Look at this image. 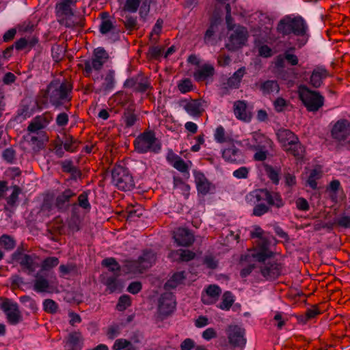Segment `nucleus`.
<instances>
[{
    "instance_id": "nucleus-1",
    "label": "nucleus",
    "mask_w": 350,
    "mask_h": 350,
    "mask_svg": "<svg viewBox=\"0 0 350 350\" xmlns=\"http://www.w3.org/2000/svg\"><path fill=\"white\" fill-rule=\"evenodd\" d=\"M245 200L250 205L256 204L253 211L256 216H261L268 211L269 208L265 203L278 208L283 206L282 200L278 193H271L266 189H258L249 193Z\"/></svg>"
},
{
    "instance_id": "nucleus-2",
    "label": "nucleus",
    "mask_w": 350,
    "mask_h": 350,
    "mask_svg": "<svg viewBox=\"0 0 350 350\" xmlns=\"http://www.w3.org/2000/svg\"><path fill=\"white\" fill-rule=\"evenodd\" d=\"M277 30L283 35H288L291 33L296 36L304 37L302 39L301 45L306 44L308 40V25L301 16L291 18L286 16L279 22Z\"/></svg>"
},
{
    "instance_id": "nucleus-3",
    "label": "nucleus",
    "mask_w": 350,
    "mask_h": 350,
    "mask_svg": "<svg viewBox=\"0 0 350 350\" xmlns=\"http://www.w3.org/2000/svg\"><path fill=\"white\" fill-rule=\"evenodd\" d=\"M277 137L286 152L293 154L297 159L303 157L304 148L293 132L288 129H281L277 132Z\"/></svg>"
},
{
    "instance_id": "nucleus-4",
    "label": "nucleus",
    "mask_w": 350,
    "mask_h": 350,
    "mask_svg": "<svg viewBox=\"0 0 350 350\" xmlns=\"http://www.w3.org/2000/svg\"><path fill=\"white\" fill-rule=\"evenodd\" d=\"M71 90L72 86L68 82L55 80L48 87L47 96L53 105L58 106L62 101L70 99Z\"/></svg>"
},
{
    "instance_id": "nucleus-5",
    "label": "nucleus",
    "mask_w": 350,
    "mask_h": 350,
    "mask_svg": "<svg viewBox=\"0 0 350 350\" xmlns=\"http://www.w3.org/2000/svg\"><path fill=\"white\" fill-rule=\"evenodd\" d=\"M271 252L265 247H263L261 250H252L248 251L241 259L243 265L248 264V266L246 268L241 270V276L245 277L249 275L256 262L265 261L267 258L271 256Z\"/></svg>"
},
{
    "instance_id": "nucleus-6",
    "label": "nucleus",
    "mask_w": 350,
    "mask_h": 350,
    "mask_svg": "<svg viewBox=\"0 0 350 350\" xmlns=\"http://www.w3.org/2000/svg\"><path fill=\"white\" fill-rule=\"evenodd\" d=\"M299 98L310 111H317L323 104V97L318 92L310 90L304 85L298 89Z\"/></svg>"
},
{
    "instance_id": "nucleus-7",
    "label": "nucleus",
    "mask_w": 350,
    "mask_h": 350,
    "mask_svg": "<svg viewBox=\"0 0 350 350\" xmlns=\"http://www.w3.org/2000/svg\"><path fill=\"white\" fill-rule=\"evenodd\" d=\"M111 176L113 184L120 190H131L134 187L133 177L122 166H116L112 171Z\"/></svg>"
},
{
    "instance_id": "nucleus-8",
    "label": "nucleus",
    "mask_w": 350,
    "mask_h": 350,
    "mask_svg": "<svg viewBox=\"0 0 350 350\" xmlns=\"http://www.w3.org/2000/svg\"><path fill=\"white\" fill-rule=\"evenodd\" d=\"M135 147L136 150L141 153L148 151L158 152L161 145L152 133L147 132L135 139Z\"/></svg>"
},
{
    "instance_id": "nucleus-9",
    "label": "nucleus",
    "mask_w": 350,
    "mask_h": 350,
    "mask_svg": "<svg viewBox=\"0 0 350 350\" xmlns=\"http://www.w3.org/2000/svg\"><path fill=\"white\" fill-rule=\"evenodd\" d=\"M271 139L260 132H254L249 137L240 142L241 146L251 150L267 148L271 147Z\"/></svg>"
},
{
    "instance_id": "nucleus-10",
    "label": "nucleus",
    "mask_w": 350,
    "mask_h": 350,
    "mask_svg": "<svg viewBox=\"0 0 350 350\" xmlns=\"http://www.w3.org/2000/svg\"><path fill=\"white\" fill-rule=\"evenodd\" d=\"M248 38V31L243 26H238L228 37L226 48L230 51H235L245 45Z\"/></svg>"
},
{
    "instance_id": "nucleus-11",
    "label": "nucleus",
    "mask_w": 350,
    "mask_h": 350,
    "mask_svg": "<svg viewBox=\"0 0 350 350\" xmlns=\"http://www.w3.org/2000/svg\"><path fill=\"white\" fill-rule=\"evenodd\" d=\"M229 343L234 347H243L246 343L245 330L238 325H230L227 329Z\"/></svg>"
},
{
    "instance_id": "nucleus-12",
    "label": "nucleus",
    "mask_w": 350,
    "mask_h": 350,
    "mask_svg": "<svg viewBox=\"0 0 350 350\" xmlns=\"http://www.w3.org/2000/svg\"><path fill=\"white\" fill-rule=\"evenodd\" d=\"M1 308L5 313L8 321L11 324L16 325L22 320V316L16 303L10 300H5L2 303Z\"/></svg>"
},
{
    "instance_id": "nucleus-13",
    "label": "nucleus",
    "mask_w": 350,
    "mask_h": 350,
    "mask_svg": "<svg viewBox=\"0 0 350 350\" xmlns=\"http://www.w3.org/2000/svg\"><path fill=\"white\" fill-rule=\"evenodd\" d=\"M332 135L339 142L347 140L350 137V123L345 120L338 121L332 128Z\"/></svg>"
},
{
    "instance_id": "nucleus-14",
    "label": "nucleus",
    "mask_w": 350,
    "mask_h": 350,
    "mask_svg": "<svg viewBox=\"0 0 350 350\" xmlns=\"http://www.w3.org/2000/svg\"><path fill=\"white\" fill-rule=\"evenodd\" d=\"M13 259L19 262V264L29 273L33 272L39 266V262L36 257H33L27 254L21 253H14Z\"/></svg>"
},
{
    "instance_id": "nucleus-15",
    "label": "nucleus",
    "mask_w": 350,
    "mask_h": 350,
    "mask_svg": "<svg viewBox=\"0 0 350 350\" xmlns=\"http://www.w3.org/2000/svg\"><path fill=\"white\" fill-rule=\"evenodd\" d=\"M175 308V300L170 293H166L161 295L159 300V312L161 315L171 314Z\"/></svg>"
},
{
    "instance_id": "nucleus-16",
    "label": "nucleus",
    "mask_w": 350,
    "mask_h": 350,
    "mask_svg": "<svg viewBox=\"0 0 350 350\" xmlns=\"http://www.w3.org/2000/svg\"><path fill=\"white\" fill-rule=\"evenodd\" d=\"M156 257L154 252L149 251L144 252L139 257L138 262L135 263V267L131 269L130 271L133 273H140L143 270L150 267L155 262Z\"/></svg>"
},
{
    "instance_id": "nucleus-17",
    "label": "nucleus",
    "mask_w": 350,
    "mask_h": 350,
    "mask_svg": "<svg viewBox=\"0 0 350 350\" xmlns=\"http://www.w3.org/2000/svg\"><path fill=\"white\" fill-rule=\"evenodd\" d=\"M175 242L178 245L187 246L194 241L193 234L187 228H178L174 232Z\"/></svg>"
},
{
    "instance_id": "nucleus-18",
    "label": "nucleus",
    "mask_w": 350,
    "mask_h": 350,
    "mask_svg": "<svg viewBox=\"0 0 350 350\" xmlns=\"http://www.w3.org/2000/svg\"><path fill=\"white\" fill-rule=\"evenodd\" d=\"M53 282L44 276L37 274L33 281V290L37 293H52L54 291Z\"/></svg>"
},
{
    "instance_id": "nucleus-19",
    "label": "nucleus",
    "mask_w": 350,
    "mask_h": 350,
    "mask_svg": "<svg viewBox=\"0 0 350 350\" xmlns=\"http://www.w3.org/2000/svg\"><path fill=\"white\" fill-rule=\"evenodd\" d=\"M276 61V66H282L285 62L291 66H297L299 62L298 57L295 54L294 47L285 50L282 54L277 57Z\"/></svg>"
},
{
    "instance_id": "nucleus-20",
    "label": "nucleus",
    "mask_w": 350,
    "mask_h": 350,
    "mask_svg": "<svg viewBox=\"0 0 350 350\" xmlns=\"http://www.w3.org/2000/svg\"><path fill=\"white\" fill-rule=\"evenodd\" d=\"M77 0H61L56 4V12L58 16L72 17L74 13L71 6L75 5Z\"/></svg>"
},
{
    "instance_id": "nucleus-21",
    "label": "nucleus",
    "mask_w": 350,
    "mask_h": 350,
    "mask_svg": "<svg viewBox=\"0 0 350 350\" xmlns=\"http://www.w3.org/2000/svg\"><path fill=\"white\" fill-rule=\"evenodd\" d=\"M221 154L223 159L229 163L239 162L242 157L240 150L234 144L223 149Z\"/></svg>"
},
{
    "instance_id": "nucleus-22",
    "label": "nucleus",
    "mask_w": 350,
    "mask_h": 350,
    "mask_svg": "<svg viewBox=\"0 0 350 350\" xmlns=\"http://www.w3.org/2000/svg\"><path fill=\"white\" fill-rule=\"evenodd\" d=\"M234 113L239 120L247 122L250 120V115L247 111L246 103L238 100L234 103Z\"/></svg>"
},
{
    "instance_id": "nucleus-23",
    "label": "nucleus",
    "mask_w": 350,
    "mask_h": 350,
    "mask_svg": "<svg viewBox=\"0 0 350 350\" xmlns=\"http://www.w3.org/2000/svg\"><path fill=\"white\" fill-rule=\"evenodd\" d=\"M82 336L79 332H74L69 334L66 344L68 350H80L82 347Z\"/></svg>"
},
{
    "instance_id": "nucleus-24",
    "label": "nucleus",
    "mask_w": 350,
    "mask_h": 350,
    "mask_svg": "<svg viewBox=\"0 0 350 350\" xmlns=\"http://www.w3.org/2000/svg\"><path fill=\"white\" fill-rule=\"evenodd\" d=\"M109 55L107 51L101 47L96 49L94 51L92 66H103L109 63Z\"/></svg>"
},
{
    "instance_id": "nucleus-25",
    "label": "nucleus",
    "mask_w": 350,
    "mask_h": 350,
    "mask_svg": "<svg viewBox=\"0 0 350 350\" xmlns=\"http://www.w3.org/2000/svg\"><path fill=\"white\" fill-rule=\"evenodd\" d=\"M220 293V289L217 286L211 285L206 291V293L202 295V301L204 304H211L213 303Z\"/></svg>"
},
{
    "instance_id": "nucleus-26",
    "label": "nucleus",
    "mask_w": 350,
    "mask_h": 350,
    "mask_svg": "<svg viewBox=\"0 0 350 350\" xmlns=\"http://www.w3.org/2000/svg\"><path fill=\"white\" fill-rule=\"evenodd\" d=\"M185 279V275L183 271L174 273L165 283V288L167 290L175 288L182 284Z\"/></svg>"
},
{
    "instance_id": "nucleus-27",
    "label": "nucleus",
    "mask_w": 350,
    "mask_h": 350,
    "mask_svg": "<svg viewBox=\"0 0 350 350\" xmlns=\"http://www.w3.org/2000/svg\"><path fill=\"white\" fill-rule=\"evenodd\" d=\"M184 109L189 116L193 117L199 116L204 111L202 103L198 100L187 103L184 106Z\"/></svg>"
},
{
    "instance_id": "nucleus-28",
    "label": "nucleus",
    "mask_w": 350,
    "mask_h": 350,
    "mask_svg": "<svg viewBox=\"0 0 350 350\" xmlns=\"http://www.w3.org/2000/svg\"><path fill=\"white\" fill-rule=\"evenodd\" d=\"M195 256L194 253L186 250H178L169 254V257L173 260L189 261Z\"/></svg>"
},
{
    "instance_id": "nucleus-29",
    "label": "nucleus",
    "mask_w": 350,
    "mask_h": 350,
    "mask_svg": "<svg viewBox=\"0 0 350 350\" xmlns=\"http://www.w3.org/2000/svg\"><path fill=\"white\" fill-rule=\"evenodd\" d=\"M260 90L264 95H272L279 92L280 87L277 81L270 80L261 84Z\"/></svg>"
},
{
    "instance_id": "nucleus-30",
    "label": "nucleus",
    "mask_w": 350,
    "mask_h": 350,
    "mask_svg": "<svg viewBox=\"0 0 350 350\" xmlns=\"http://www.w3.org/2000/svg\"><path fill=\"white\" fill-rule=\"evenodd\" d=\"M329 197L334 202H338L342 199V192L340 190V183L338 180H333L330 183L327 189Z\"/></svg>"
},
{
    "instance_id": "nucleus-31",
    "label": "nucleus",
    "mask_w": 350,
    "mask_h": 350,
    "mask_svg": "<svg viewBox=\"0 0 350 350\" xmlns=\"http://www.w3.org/2000/svg\"><path fill=\"white\" fill-rule=\"evenodd\" d=\"M245 74L244 67H241L228 79V86L230 88H238Z\"/></svg>"
},
{
    "instance_id": "nucleus-32",
    "label": "nucleus",
    "mask_w": 350,
    "mask_h": 350,
    "mask_svg": "<svg viewBox=\"0 0 350 350\" xmlns=\"http://www.w3.org/2000/svg\"><path fill=\"white\" fill-rule=\"evenodd\" d=\"M327 76L326 70L322 67H318L312 72L310 76V83L314 87H319L322 80Z\"/></svg>"
},
{
    "instance_id": "nucleus-33",
    "label": "nucleus",
    "mask_w": 350,
    "mask_h": 350,
    "mask_svg": "<svg viewBox=\"0 0 350 350\" xmlns=\"http://www.w3.org/2000/svg\"><path fill=\"white\" fill-rule=\"evenodd\" d=\"M213 74V67H198L194 72V77L197 81H203L208 79Z\"/></svg>"
},
{
    "instance_id": "nucleus-34",
    "label": "nucleus",
    "mask_w": 350,
    "mask_h": 350,
    "mask_svg": "<svg viewBox=\"0 0 350 350\" xmlns=\"http://www.w3.org/2000/svg\"><path fill=\"white\" fill-rule=\"evenodd\" d=\"M167 159L172 165L181 172L188 170V165L178 156L174 154L168 155Z\"/></svg>"
},
{
    "instance_id": "nucleus-35",
    "label": "nucleus",
    "mask_w": 350,
    "mask_h": 350,
    "mask_svg": "<svg viewBox=\"0 0 350 350\" xmlns=\"http://www.w3.org/2000/svg\"><path fill=\"white\" fill-rule=\"evenodd\" d=\"M47 124V122L42 117H37L32 120L28 126V131L30 133H37L44 129Z\"/></svg>"
},
{
    "instance_id": "nucleus-36",
    "label": "nucleus",
    "mask_w": 350,
    "mask_h": 350,
    "mask_svg": "<svg viewBox=\"0 0 350 350\" xmlns=\"http://www.w3.org/2000/svg\"><path fill=\"white\" fill-rule=\"evenodd\" d=\"M308 173V177L307 179V184L312 189L317 188V180L320 178L321 176V170L320 169H314L310 170Z\"/></svg>"
},
{
    "instance_id": "nucleus-37",
    "label": "nucleus",
    "mask_w": 350,
    "mask_h": 350,
    "mask_svg": "<svg viewBox=\"0 0 350 350\" xmlns=\"http://www.w3.org/2000/svg\"><path fill=\"white\" fill-rule=\"evenodd\" d=\"M114 85V73L112 71H109L105 77L102 88L105 92H109L113 89Z\"/></svg>"
},
{
    "instance_id": "nucleus-38",
    "label": "nucleus",
    "mask_w": 350,
    "mask_h": 350,
    "mask_svg": "<svg viewBox=\"0 0 350 350\" xmlns=\"http://www.w3.org/2000/svg\"><path fill=\"white\" fill-rule=\"evenodd\" d=\"M107 286L111 293L120 292L124 288L123 282L116 278L109 279L107 282Z\"/></svg>"
},
{
    "instance_id": "nucleus-39",
    "label": "nucleus",
    "mask_w": 350,
    "mask_h": 350,
    "mask_svg": "<svg viewBox=\"0 0 350 350\" xmlns=\"http://www.w3.org/2000/svg\"><path fill=\"white\" fill-rule=\"evenodd\" d=\"M124 86L126 88H134L139 90H145L147 88L148 85L146 83L139 82L138 79L131 78L124 82Z\"/></svg>"
},
{
    "instance_id": "nucleus-40",
    "label": "nucleus",
    "mask_w": 350,
    "mask_h": 350,
    "mask_svg": "<svg viewBox=\"0 0 350 350\" xmlns=\"http://www.w3.org/2000/svg\"><path fill=\"white\" fill-rule=\"evenodd\" d=\"M52 57L55 63H59L64 57V47L61 45L55 44L51 48Z\"/></svg>"
},
{
    "instance_id": "nucleus-41",
    "label": "nucleus",
    "mask_w": 350,
    "mask_h": 350,
    "mask_svg": "<svg viewBox=\"0 0 350 350\" xmlns=\"http://www.w3.org/2000/svg\"><path fill=\"white\" fill-rule=\"evenodd\" d=\"M234 302L232 295L230 292H226L222 297V301L219 305V308L224 310H228L231 307Z\"/></svg>"
},
{
    "instance_id": "nucleus-42",
    "label": "nucleus",
    "mask_w": 350,
    "mask_h": 350,
    "mask_svg": "<svg viewBox=\"0 0 350 350\" xmlns=\"http://www.w3.org/2000/svg\"><path fill=\"white\" fill-rule=\"evenodd\" d=\"M163 50L164 48L163 46H152L149 49L148 55L150 58L158 59L163 57Z\"/></svg>"
},
{
    "instance_id": "nucleus-43",
    "label": "nucleus",
    "mask_w": 350,
    "mask_h": 350,
    "mask_svg": "<svg viewBox=\"0 0 350 350\" xmlns=\"http://www.w3.org/2000/svg\"><path fill=\"white\" fill-rule=\"evenodd\" d=\"M122 22L126 28V29L132 31L137 28V22L136 18L130 16L126 15L124 18L122 19Z\"/></svg>"
},
{
    "instance_id": "nucleus-44",
    "label": "nucleus",
    "mask_w": 350,
    "mask_h": 350,
    "mask_svg": "<svg viewBox=\"0 0 350 350\" xmlns=\"http://www.w3.org/2000/svg\"><path fill=\"white\" fill-rule=\"evenodd\" d=\"M251 234L253 237H258V238L260 239V241L258 243V244L259 245L262 244V246L258 250H261L263 247H265L267 250H268L267 247V242H264L262 240L264 239V231L262 230V229L261 228H260L258 226H255L253 231L252 232Z\"/></svg>"
},
{
    "instance_id": "nucleus-45",
    "label": "nucleus",
    "mask_w": 350,
    "mask_h": 350,
    "mask_svg": "<svg viewBox=\"0 0 350 350\" xmlns=\"http://www.w3.org/2000/svg\"><path fill=\"white\" fill-rule=\"evenodd\" d=\"M115 29L113 23L109 20H103L100 25V31L102 34H106Z\"/></svg>"
},
{
    "instance_id": "nucleus-46",
    "label": "nucleus",
    "mask_w": 350,
    "mask_h": 350,
    "mask_svg": "<svg viewBox=\"0 0 350 350\" xmlns=\"http://www.w3.org/2000/svg\"><path fill=\"white\" fill-rule=\"evenodd\" d=\"M74 195L70 190L65 191L62 195L57 198V204L61 208L64 204L68 201L69 198Z\"/></svg>"
},
{
    "instance_id": "nucleus-47",
    "label": "nucleus",
    "mask_w": 350,
    "mask_h": 350,
    "mask_svg": "<svg viewBox=\"0 0 350 350\" xmlns=\"http://www.w3.org/2000/svg\"><path fill=\"white\" fill-rule=\"evenodd\" d=\"M0 246L4 247L7 250H10L14 248V241L11 237L3 235L0 238Z\"/></svg>"
},
{
    "instance_id": "nucleus-48",
    "label": "nucleus",
    "mask_w": 350,
    "mask_h": 350,
    "mask_svg": "<svg viewBox=\"0 0 350 350\" xmlns=\"http://www.w3.org/2000/svg\"><path fill=\"white\" fill-rule=\"evenodd\" d=\"M131 304L130 297L128 295H122L120 297L118 304L116 306L117 309L119 311L124 310Z\"/></svg>"
},
{
    "instance_id": "nucleus-49",
    "label": "nucleus",
    "mask_w": 350,
    "mask_h": 350,
    "mask_svg": "<svg viewBox=\"0 0 350 350\" xmlns=\"http://www.w3.org/2000/svg\"><path fill=\"white\" fill-rule=\"evenodd\" d=\"M113 348L114 350H121L124 349L130 350L131 344L125 339H118L115 341Z\"/></svg>"
},
{
    "instance_id": "nucleus-50",
    "label": "nucleus",
    "mask_w": 350,
    "mask_h": 350,
    "mask_svg": "<svg viewBox=\"0 0 350 350\" xmlns=\"http://www.w3.org/2000/svg\"><path fill=\"white\" fill-rule=\"evenodd\" d=\"M102 264L104 266L107 267L111 271H115L119 269L118 264L112 258H106L103 260Z\"/></svg>"
},
{
    "instance_id": "nucleus-51",
    "label": "nucleus",
    "mask_w": 350,
    "mask_h": 350,
    "mask_svg": "<svg viewBox=\"0 0 350 350\" xmlns=\"http://www.w3.org/2000/svg\"><path fill=\"white\" fill-rule=\"evenodd\" d=\"M20 301L27 308L31 310H36L37 306L36 302L29 296H22L20 297Z\"/></svg>"
},
{
    "instance_id": "nucleus-52",
    "label": "nucleus",
    "mask_w": 350,
    "mask_h": 350,
    "mask_svg": "<svg viewBox=\"0 0 350 350\" xmlns=\"http://www.w3.org/2000/svg\"><path fill=\"white\" fill-rule=\"evenodd\" d=\"M217 336V331L213 327H208L202 333V337L205 340H210L211 339L215 338Z\"/></svg>"
},
{
    "instance_id": "nucleus-53",
    "label": "nucleus",
    "mask_w": 350,
    "mask_h": 350,
    "mask_svg": "<svg viewBox=\"0 0 350 350\" xmlns=\"http://www.w3.org/2000/svg\"><path fill=\"white\" fill-rule=\"evenodd\" d=\"M43 308L48 312H55L57 310V306L53 300L48 299L43 302Z\"/></svg>"
},
{
    "instance_id": "nucleus-54",
    "label": "nucleus",
    "mask_w": 350,
    "mask_h": 350,
    "mask_svg": "<svg viewBox=\"0 0 350 350\" xmlns=\"http://www.w3.org/2000/svg\"><path fill=\"white\" fill-rule=\"evenodd\" d=\"M178 87L182 93H186L191 90L192 83L189 79H184L178 83Z\"/></svg>"
},
{
    "instance_id": "nucleus-55",
    "label": "nucleus",
    "mask_w": 350,
    "mask_h": 350,
    "mask_svg": "<svg viewBox=\"0 0 350 350\" xmlns=\"http://www.w3.org/2000/svg\"><path fill=\"white\" fill-rule=\"evenodd\" d=\"M140 0H126L125 8L131 12H135L139 5Z\"/></svg>"
},
{
    "instance_id": "nucleus-56",
    "label": "nucleus",
    "mask_w": 350,
    "mask_h": 350,
    "mask_svg": "<svg viewBox=\"0 0 350 350\" xmlns=\"http://www.w3.org/2000/svg\"><path fill=\"white\" fill-rule=\"evenodd\" d=\"M154 2V0H145L139 10L141 17L145 18L150 11V6L152 3Z\"/></svg>"
},
{
    "instance_id": "nucleus-57",
    "label": "nucleus",
    "mask_w": 350,
    "mask_h": 350,
    "mask_svg": "<svg viewBox=\"0 0 350 350\" xmlns=\"http://www.w3.org/2000/svg\"><path fill=\"white\" fill-rule=\"evenodd\" d=\"M163 23V21L161 18H159L157 21V22L152 29V31L150 33V36L151 40H156V38H153L154 35H157V36L159 35V33L161 31V29H162Z\"/></svg>"
},
{
    "instance_id": "nucleus-58",
    "label": "nucleus",
    "mask_w": 350,
    "mask_h": 350,
    "mask_svg": "<svg viewBox=\"0 0 350 350\" xmlns=\"http://www.w3.org/2000/svg\"><path fill=\"white\" fill-rule=\"evenodd\" d=\"M273 105L275 109L278 112H281L284 111L286 107L287 106V102L282 98H278L274 101Z\"/></svg>"
},
{
    "instance_id": "nucleus-59",
    "label": "nucleus",
    "mask_w": 350,
    "mask_h": 350,
    "mask_svg": "<svg viewBox=\"0 0 350 350\" xmlns=\"http://www.w3.org/2000/svg\"><path fill=\"white\" fill-rule=\"evenodd\" d=\"M20 192L19 188L14 186L10 196L8 199V203L10 205H14L18 200Z\"/></svg>"
},
{
    "instance_id": "nucleus-60",
    "label": "nucleus",
    "mask_w": 350,
    "mask_h": 350,
    "mask_svg": "<svg viewBox=\"0 0 350 350\" xmlns=\"http://www.w3.org/2000/svg\"><path fill=\"white\" fill-rule=\"evenodd\" d=\"M215 139L219 143L225 141V131L223 127L219 126L216 129L215 132Z\"/></svg>"
},
{
    "instance_id": "nucleus-61",
    "label": "nucleus",
    "mask_w": 350,
    "mask_h": 350,
    "mask_svg": "<svg viewBox=\"0 0 350 350\" xmlns=\"http://www.w3.org/2000/svg\"><path fill=\"white\" fill-rule=\"evenodd\" d=\"M181 350H191L195 347V342L191 338L185 339L180 344Z\"/></svg>"
},
{
    "instance_id": "nucleus-62",
    "label": "nucleus",
    "mask_w": 350,
    "mask_h": 350,
    "mask_svg": "<svg viewBox=\"0 0 350 350\" xmlns=\"http://www.w3.org/2000/svg\"><path fill=\"white\" fill-rule=\"evenodd\" d=\"M248 174V169L241 167L233 172V176L237 178H245Z\"/></svg>"
},
{
    "instance_id": "nucleus-63",
    "label": "nucleus",
    "mask_w": 350,
    "mask_h": 350,
    "mask_svg": "<svg viewBox=\"0 0 350 350\" xmlns=\"http://www.w3.org/2000/svg\"><path fill=\"white\" fill-rule=\"evenodd\" d=\"M120 331V327L118 325H113L109 327L107 336L109 338L113 339L116 337Z\"/></svg>"
},
{
    "instance_id": "nucleus-64",
    "label": "nucleus",
    "mask_w": 350,
    "mask_h": 350,
    "mask_svg": "<svg viewBox=\"0 0 350 350\" xmlns=\"http://www.w3.org/2000/svg\"><path fill=\"white\" fill-rule=\"evenodd\" d=\"M68 121V116L66 113H60L56 118V123L59 126H64Z\"/></svg>"
}]
</instances>
